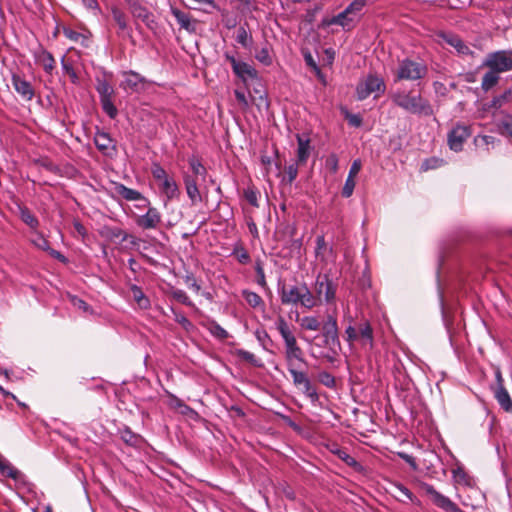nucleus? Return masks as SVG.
<instances>
[{"label":"nucleus","mask_w":512,"mask_h":512,"mask_svg":"<svg viewBox=\"0 0 512 512\" xmlns=\"http://www.w3.org/2000/svg\"><path fill=\"white\" fill-rule=\"evenodd\" d=\"M321 348H326L327 351L321 354V357L329 363H334L340 352L341 343L339 339V328L337 317L333 314H328L322 324L321 342L317 344Z\"/></svg>","instance_id":"1"},{"label":"nucleus","mask_w":512,"mask_h":512,"mask_svg":"<svg viewBox=\"0 0 512 512\" xmlns=\"http://www.w3.org/2000/svg\"><path fill=\"white\" fill-rule=\"evenodd\" d=\"M279 296L283 305L301 306L306 309L316 307V300L306 283L279 288Z\"/></svg>","instance_id":"2"},{"label":"nucleus","mask_w":512,"mask_h":512,"mask_svg":"<svg viewBox=\"0 0 512 512\" xmlns=\"http://www.w3.org/2000/svg\"><path fill=\"white\" fill-rule=\"evenodd\" d=\"M275 327L281 335L285 344V360L298 358V362L306 364L302 348L298 345L297 339L293 333V327L283 316H279L275 321Z\"/></svg>","instance_id":"3"},{"label":"nucleus","mask_w":512,"mask_h":512,"mask_svg":"<svg viewBox=\"0 0 512 512\" xmlns=\"http://www.w3.org/2000/svg\"><path fill=\"white\" fill-rule=\"evenodd\" d=\"M337 284L329 277L328 274H319L314 284L313 297L316 300V306L323 301L327 304L333 303L336 298Z\"/></svg>","instance_id":"4"},{"label":"nucleus","mask_w":512,"mask_h":512,"mask_svg":"<svg viewBox=\"0 0 512 512\" xmlns=\"http://www.w3.org/2000/svg\"><path fill=\"white\" fill-rule=\"evenodd\" d=\"M427 66L422 61L406 58L399 62L395 72L396 80H418L427 74Z\"/></svg>","instance_id":"5"},{"label":"nucleus","mask_w":512,"mask_h":512,"mask_svg":"<svg viewBox=\"0 0 512 512\" xmlns=\"http://www.w3.org/2000/svg\"><path fill=\"white\" fill-rule=\"evenodd\" d=\"M482 66L499 74L512 70V50H499L488 53Z\"/></svg>","instance_id":"6"},{"label":"nucleus","mask_w":512,"mask_h":512,"mask_svg":"<svg viewBox=\"0 0 512 512\" xmlns=\"http://www.w3.org/2000/svg\"><path fill=\"white\" fill-rule=\"evenodd\" d=\"M419 488L422 492H424L427 496H429L432 503L438 508L442 509L445 512H465L458 507L450 498L444 496L440 492H438L433 485L420 482Z\"/></svg>","instance_id":"7"},{"label":"nucleus","mask_w":512,"mask_h":512,"mask_svg":"<svg viewBox=\"0 0 512 512\" xmlns=\"http://www.w3.org/2000/svg\"><path fill=\"white\" fill-rule=\"evenodd\" d=\"M397 106L403 108L411 114L419 116H430L433 109L427 98H394Z\"/></svg>","instance_id":"8"},{"label":"nucleus","mask_w":512,"mask_h":512,"mask_svg":"<svg viewBox=\"0 0 512 512\" xmlns=\"http://www.w3.org/2000/svg\"><path fill=\"white\" fill-rule=\"evenodd\" d=\"M224 57L230 63L233 73L243 82L249 80L256 81L258 79L257 70L250 64L237 60L235 56L230 55L228 52L224 53Z\"/></svg>","instance_id":"9"},{"label":"nucleus","mask_w":512,"mask_h":512,"mask_svg":"<svg viewBox=\"0 0 512 512\" xmlns=\"http://www.w3.org/2000/svg\"><path fill=\"white\" fill-rule=\"evenodd\" d=\"M471 126L456 124L448 133V145L455 152L462 151L464 142L471 136Z\"/></svg>","instance_id":"10"},{"label":"nucleus","mask_w":512,"mask_h":512,"mask_svg":"<svg viewBox=\"0 0 512 512\" xmlns=\"http://www.w3.org/2000/svg\"><path fill=\"white\" fill-rule=\"evenodd\" d=\"M159 85L130 70V94H157Z\"/></svg>","instance_id":"11"},{"label":"nucleus","mask_w":512,"mask_h":512,"mask_svg":"<svg viewBox=\"0 0 512 512\" xmlns=\"http://www.w3.org/2000/svg\"><path fill=\"white\" fill-rule=\"evenodd\" d=\"M130 14L135 18L136 24L139 25L141 21L147 28L153 30L156 27L154 15L149 9L141 3L135 1L130 2Z\"/></svg>","instance_id":"12"},{"label":"nucleus","mask_w":512,"mask_h":512,"mask_svg":"<svg viewBox=\"0 0 512 512\" xmlns=\"http://www.w3.org/2000/svg\"><path fill=\"white\" fill-rule=\"evenodd\" d=\"M133 216L136 225L143 230L156 229L161 223V214L155 207L149 208L142 215L134 214Z\"/></svg>","instance_id":"13"},{"label":"nucleus","mask_w":512,"mask_h":512,"mask_svg":"<svg viewBox=\"0 0 512 512\" xmlns=\"http://www.w3.org/2000/svg\"><path fill=\"white\" fill-rule=\"evenodd\" d=\"M360 93H365L367 95L371 93H384L385 91V83L383 78L375 75L369 74L357 87Z\"/></svg>","instance_id":"14"},{"label":"nucleus","mask_w":512,"mask_h":512,"mask_svg":"<svg viewBox=\"0 0 512 512\" xmlns=\"http://www.w3.org/2000/svg\"><path fill=\"white\" fill-rule=\"evenodd\" d=\"M438 36L448 45L453 47L459 55H469L474 57V52L466 45V43L456 34L440 32Z\"/></svg>","instance_id":"15"},{"label":"nucleus","mask_w":512,"mask_h":512,"mask_svg":"<svg viewBox=\"0 0 512 512\" xmlns=\"http://www.w3.org/2000/svg\"><path fill=\"white\" fill-rule=\"evenodd\" d=\"M507 98H480L476 102L478 110L482 111L481 117L494 113L503 105Z\"/></svg>","instance_id":"16"},{"label":"nucleus","mask_w":512,"mask_h":512,"mask_svg":"<svg viewBox=\"0 0 512 512\" xmlns=\"http://www.w3.org/2000/svg\"><path fill=\"white\" fill-rule=\"evenodd\" d=\"M35 62L42 66L44 71L51 75L55 69V59L46 49L39 47L34 51Z\"/></svg>","instance_id":"17"},{"label":"nucleus","mask_w":512,"mask_h":512,"mask_svg":"<svg viewBox=\"0 0 512 512\" xmlns=\"http://www.w3.org/2000/svg\"><path fill=\"white\" fill-rule=\"evenodd\" d=\"M171 13L175 17L180 28L185 29L189 33L196 32L197 21L193 19L189 13L175 7H171Z\"/></svg>","instance_id":"18"},{"label":"nucleus","mask_w":512,"mask_h":512,"mask_svg":"<svg viewBox=\"0 0 512 512\" xmlns=\"http://www.w3.org/2000/svg\"><path fill=\"white\" fill-rule=\"evenodd\" d=\"M287 365V370L290 373L293 384L295 387H300L305 381L309 378L308 374L304 371L298 370V358H290L289 360H285Z\"/></svg>","instance_id":"19"},{"label":"nucleus","mask_w":512,"mask_h":512,"mask_svg":"<svg viewBox=\"0 0 512 512\" xmlns=\"http://www.w3.org/2000/svg\"><path fill=\"white\" fill-rule=\"evenodd\" d=\"M298 144L297 148V162L304 165L310 156V138L305 134H296Z\"/></svg>","instance_id":"20"},{"label":"nucleus","mask_w":512,"mask_h":512,"mask_svg":"<svg viewBox=\"0 0 512 512\" xmlns=\"http://www.w3.org/2000/svg\"><path fill=\"white\" fill-rule=\"evenodd\" d=\"M130 297L136 304V307L140 310H147L151 307V301L148 295L136 285H130Z\"/></svg>","instance_id":"21"},{"label":"nucleus","mask_w":512,"mask_h":512,"mask_svg":"<svg viewBox=\"0 0 512 512\" xmlns=\"http://www.w3.org/2000/svg\"><path fill=\"white\" fill-rule=\"evenodd\" d=\"M494 397L500 407L507 413H512V399L505 387H491Z\"/></svg>","instance_id":"22"},{"label":"nucleus","mask_w":512,"mask_h":512,"mask_svg":"<svg viewBox=\"0 0 512 512\" xmlns=\"http://www.w3.org/2000/svg\"><path fill=\"white\" fill-rule=\"evenodd\" d=\"M358 336L359 341H361V344L363 346L369 345L370 348L373 347L374 344V335H373V328L368 320H365L361 322L358 327Z\"/></svg>","instance_id":"23"},{"label":"nucleus","mask_w":512,"mask_h":512,"mask_svg":"<svg viewBox=\"0 0 512 512\" xmlns=\"http://www.w3.org/2000/svg\"><path fill=\"white\" fill-rule=\"evenodd\" d=\"M354 17L346 9L340 12L338 15L333 16L328 24H336L342 26L346 30L353 28Z\"/></svg>","instance_id":"24"},{"label":"nucleus","mask_w":512,"mask_h":512,"mask_svg":"<svg viewBox=\"0 0 512 512\" xmlns=\"http://www.w3.org/2000/svg\"><path fill=\"white\" fill-rule=\"evenodd\" d=\"M161 191L165 194L168 200L177 198L180 194L179 187L174 179L168 178L160 184Z\"/></svg>","instance_id":"25"},{"label":"nucleus","mask_w":512,"mask_h":512,"mask_svg":"<svg viewBox=\"0 0 512 512\" xmlns=\"http://www.w3.org/2000/svg\"><path fill=\"white\" fill-rule=\"evenodd\" d=\"M500 74L489 69L482 78L481 82V88L482 90L487 93L489 92L493 87H495L499 80H500Z\"/></svg>","instance_id":"26"},{"label":"nucleus","mask_w":512,"mask_h":512,"mask_svg":"<svg viewBox=\"0 0 512 512\" xmlns=\"http://www.w3.org/2000/svg\"><path fill=\"white\" fill-rule=\"evenodd\" d=\"M296 388L300 390L311 401L312 404L319 402L317 387L311 382L310 379L305 381L302 385H300V387Z\"/></svg>","instance_id":"27"},{"label":"nucleus","mask_w":512,"mask_h":512,"mask_svg":"<svg viewBox=\"0 0 512 512\" xmlns=\"http://www.w3.org/2000/svg\"><path fill=\"white\" fill-rule=\"evenodd\" d=\"M12 83L15 87V90L19 94H22L23 96H26V95L33 96L34 93L32 90L31 83L29 81L21 78L18 75H13Z\"/></svg>","instance_id":"28"},{"label":"nucleus","mask_w":512,"mask_h":512,"mask_svg":"<svg viewBox=\"0 0 512 512\" xmlns=\"http://www.w3.org/2000/svg\"><path fill=\"white\" fill-rule=\"evenodd\" d=\"M130 202H134V207L140 211H147L151 208L150 201L133 189H130Z\"/></svg>","instance_id":"29"},{"label":"nucleus","mask_w":512,"mask_h":512,"mask_svg":"<svg viewBox=\"0 0 512 512\" xmlns=\"http://www.w3.org/2000/svg\"><path fill=\"white\" fill-rule=\"evenodd\" d=\"M111 13L113 20L118 25L119 31L118 33L123 35V37L126 36L127 33V22H126V15L123 11H121L118 7L113 6L111 8Z\"/></svg>","instance_id":"30"},{"label":"nucleus","mask_w":512,"mask_h":512,"mask_svg":"<svg viewBox=\"0 0 512 512\" xmlns=\"http://www.w3.org/2000/svg\"><path fill=\"white\" fill-rule=\"evenodd\" d=\"M0 473L2 476L9 477L14 480H17L21 474L20 471L17 470L14 466H12L11 463L8 460H6L1 454Z\"/></svg>","instance_id":"31"},{"label":"nucleus","mask_w":512,"mask_h":512,"mask_svg":"<svg viewBox=\"0 0 512 512\" xmlns=\"http://www.w3.org/2000/svg\"><path fill=\"white\" fill-rule=\"evenodd\" d=\"M247 23L241 25L237 30L236 41L244 48H251L253 44V38L251 33L247 32L246 27Z\"/></svg>","instance_id":"32"},{"label":"nucleus","mask_w":512,"mask_h":512,"mask_svg":"<svg viewBox=\"0 0 512 512\" xmlns=\"http://www.w3.org/2000/svg\"><path fill=\"white\" fill-rule=\"evenodd\" d=\"M21 220L28 225L31 229L36 230L39 226L38 219L27 207H19Z\"/></svg>","instance_id":"33"},{"label":"nucleus","mask_w":512,"mask_h":512,"mask_svg":"<svg viewBox=\"0 0 512 512\" xmlns=\"http://www.w3.org/2000/svg\"><path fill=\"white\" fill-rule=\"evenodd\" d=\"M300 326L304 330L309 331H318L319 329L322 330V324L319 321V319L315 316H304L300 320Z\"/></svg>","instance_id":"34"},{"label":"nucleus","mask_w":512,"mask_h":512,"mask_svg":"<svg viewBox=\"0 0 512 512\" xmlns=\"http://www.w3.org/2000/svg\"><path fill=\"white\" fill-rule=\"evenodd\" d=\"M340 112L352 127H360L362 125V117L359 114H352L346 106H340Z\"/></svg>","instance_id":"35"},{"label":"nucleus","mask_w":512,"mask_h":512,"mask_svg":"<svg viewBox=\"0 0 512 512\" xmlns=\"http://www.w3.org/2000/svg\"><path fill=\"white\" fill-rule=\"evenodd\" d=\"M189 166L195 176H201L205 178L207 174L206 168L202 165L201 161L195 157L192 156L188 159Z\"/></svg>","instance_id":"36"},{"label":"nucleus","mask_w":512,"mask_h":512,"mask_svg":"<svg viewBox=\"0 0 512 512\" xmlns=\"http://www.w3.org/2000/svg\"><path fill=\"white\" fill-rule=\"evenodd\" d=\"M95 145L103 152H107L112 146V140L106 133H98L95 136Z\"/></svg>","instance_id":"37"},{"label":"nucleus","mask_w":512,"mask_h":512,"mask_svg":"<svg viewBox=\"0 0 512 512\" xmlns=\"http://www.w3.org/2000/svg\"><path fill=\"white\" fill-rule=\"evenodd\" d=\"M498 129L501 135L512 139V116L508 114L505 115V117L499 122Z\"/></svg>","instance_id":"38"},{"label":"nucleus","mask_w":512,"mask_h":512,"mask_svg":"<svg viewBox=\"0 0 512 512\" xmlns=\"http://www.w3.org/2000/svg\"><path fill=\"white\" fill-rule=\"evenodd\" d=\"M242 296L245 299V301L253 308H257V307L263 305L262 298L255 292H252L249 290H243Z\"/></svg>","instance_id":"39"},{"label":"nucleus","mask_w":512,"mask_h":512,"mask_svg":"<svg viewBox=\"0 0 512 512\" xmlns=\"http://www.w3.org/2000/svg\"><path fill=\"white\" fill-rule=\"evenodd\" d=\"M235 354L242 360L250 363L251 365L255 367H261L262 364L260 361L255 357V355L249 351H246L244 349H237Z\"/></svg>","instance_id":"40"},{"label":"nucleus","mask_w":512,"mask_h":512,"mask_svg":"<svg viewBox=\"0 0 512 512\" xmlns=\"http://www.w3.org/2000/svg\"><path fill=\"white\" fill-rule=\"evenodd\" d=\"M171 311L174 315L175 322L180 324L183 329H185L186 331H189L193 328L192 322L182 312H179V311L175 310L174 308H171Z\"/></svg>","instance_id":"41"},{"label":"nucleus","mask_w":512,"mask_h":512,"mask_svg":"<svg viewBox=\"0 0 512 512\" xmlns=\"http://www.w3.org/2000/svg\"><path fill=\"white\" fill-rule=\"evenodd\" d=\"M171 296L178 302L186 306H194L193 302L190 300L189 296L185 291L181 289H172L170 292Z\"/></svg>","instance_id":"42"},{"label":"nucleus","mask_w":512,"mask_h":512,"mask_svg":"<svg viewBox=\"0 0 512 512\" xmlns=\"http://www.w3.org/2000/svg\"><path fill=\"white\" fill-rule=\"evenodd\" d=\"M209 331L219 340H225L229 337L228 332L215 321L210 323Z\"/></svg>","instance_id":"43"},{"label":"nucleus","mask_w":512,"mask_h":512,"mask_svg":"<svg viewBox=\"0 0 512 512\" xmlns=\"http://www.w3.org/2000/svg\"><path fill=\"white\" fill-rule=\"evenodd\" d=\"M318 381L327 388H335L336 386L335 377L327 371H321L318 373Z\"/></svg>","instance_id":"44"},{"label":"nucleus","mask_w":512,"mask_h":512,"mask_svg":"<svg viewBox=\"0 0 512 512\" xmlns=\"http://www.w3.org/2000/svg\"><path fill=\"white\" fill-rule=\"evenodd\" d=\"M151 173L154 179L160 183L169 178L166 170L158 163H153L151 167Z\"/></svg>","instance_id":"45"},{"label":"nucleus","mask_w":512,"mask_h":512,"mask_svg":"<svg viewBox=\"0 0 512 512\" xmlns=\"http://www.w3.org/2000/svg\"><path fill=\"white\" fill-rule=\"evenodd\" d=\"M325 168L335 174L339 168V159L335 153H331L325 159Z\"/></svg>","instance_id":"46"},{"label":"nucleus","mask_w":512,"mask_h":512,"mask_svg":"<svg viewBox=\"0 0 512 512\" xmlns=\"http://www.w3.org/2000/svg\"><path fill=\"white\" fill-rule=\"evenodd\" d=\"M255 58L265 66H270L272 64V57L270 56V52L267 46L260 49L256 53Z\"/></svg>","instance_id":"47"},{"label":"nucleus","mask_w":512,"mask_h":512,"mask_svg":"<svg viewBox=\"0 0 512 512\" xmlns=\"http://www.w3.org/2000/svg\"><path fill=\"white\" fill-rule=\"evenodd\" d=\"M367 3V0H354L346 7V12H349L351 15L355 16L361 12Z\"/></svg>","instance_id":"48"},{"label":"nucleus","mask_w":512,"mask_h":512,"mask_svg":"<svg viewBox=\"0 0 512 512\" xmlns=\"http://www.w3.org/2000/svg\"><path fill=\"white\" fill-rule=\"evenodd\" d=\"M185 189L192 205H196L202 201V197L197 184L194 186L190 185V187H187Z\"/></svg>","instance_id":"49"},{"label":"nucleus","mask_w":512,"mask_h":512,"mask_svg":"<svg viewBox=\"0 0 512 512\" xmlns=\"http://www.w3.org/2000/svg\"><path fill=\"white\" fill-rule=\"evenodd\" d=\"M32 244L40 250L47 252L50 250L49 242L40 233H36L35 237L31 240Z\"/></svg>","instance_id":"50"},{"label":"nucleus","mask_w":512,"mask_h":512,"mask_svg":"<svg viewBox=\"0 0 512 512\" xmlns=\"http://www.w3.org/2000/svg\"><path fill=\"white\" fill-rule=\"evenodd\" d=\"M61 63H62V69H63L64 73L70 78L71 82L74 84L77 83L78 76L76 74V71L69 63L65 62L64 56L62 57Z\"/></svg>","instance_id":"51"},{"label":"nucleus","mask_w":512,"mask_h":512,"mask_svg":"<svg viewBox=\"0 0 512 512\" xmlns=\"http://www.w3.org/2000/svg\"><path fill=\"white\" fill-rule=\"evenodd\" d=\"M102 100V108L109 115L110 118H114L117 114V109L111 98H101Z\"/></svg>","instance_id":"52"},{"label":"nucleus","mask_w":512,"mask_h":512,"mask_svg":"<svg viewBox=\"0 0 512 512\" xmlns=\"http://www.w3.org/2000/svg\"><path fill=\"white\" fill-rule=\"evenodd\" d=\"M244 197L247 202L253 207H258V192L253 188H247L244 190Z\"/></svg>","instance_id":"53"},{"label":"nucleus","mask_w":512,"mask_h":512,"mask_svg":"<svg viewBox=\"0 0 512 512\" xmlns=\"http://www.w3.org/2000/svg\"><path fill=\"white\" fill-rule=\"evenodd\" d=\"M345 340L350 344V345H353L354 342H356L357 340H359V336H358V330L356 327L352 326V325H349L346 329H345Z\"/></svg>","instance_id":"54"},{"label":"nucleus","mask_w":512,"mask_h":512,"mask_svg":"<svg viewBox=\"0 0 512 512\" xmlns=\"http://www.w3.org/2000/svg\"><path fill=\"white\" fill-rule=\"evenodd\" d=\"M354 188H355L354 178L347 177L345 184L342 188V192H341L342 196L344 198H349L353 194Z\"/></svg>","instance_id":"55"},{"label":"nucleus","mask_w":512,"mask_h":512,"mask_svg":"<svg viewBox=\"0 0 512 512\" xmlns=\"http://www.w3.org/2000/svg\"><path fill=\"white\" fill-rule=\"evenodd\" d=\"M255 336H256L257 340L260 342V344L263 346V348H265V349H267V345L269 343H272V340L266 330L257 329L255 331Z\"/></svg>","instance_id":"56"},{"label":"nucleus","mask_w":512,"mask_h":512,"mask_svg":"<svg viewBox=\"0 0 512 512\" xmlns=\"http://www.w3.org/2000/svg\"><path fill=\"white\" fill-rule=\"evenodd\" d=\"M71 303L75 308L82 310L84 313H91L90 306L81 298H78L77 296H72Z\"/></svg>","instance_id":"57"},{"label":"nucleus","mask_w":512,"mask_h":512,"mask_svg":"<svg viewBox=\"0 0 512 512\" xmlns=\"http://www.w3.org/2000/svg\"><path fill=\"white\" fill-rule=\"evenodd\" d=\"M496 138L490 135L477 136L474 139V143L476 146H486L488 147L490 144H494Z\"/></svg>","instance_id":"58"},{"label":"nucleus","mask_w":512,"mask_h":512,"mask_svg":"<svg viewBox=\"0 0 512 512\" xmlns=\"http://www.w3.org/2000/svg\"><path fill=\"white\" fill-rule=\"evenodd\" d=\"M298 165L300 164L296 161V163H292L286 167V174L289 183H292L297 178Z\"/></svg>","instance_id":"59"},{"label":"nucleus","mask_w":512,"mask_h":512,"mask_svg":"<svg viewBox=\"0 0 512 512\" xmlns=\"http://www.w3.org/2000/svg\"><path fill=\"white\" fill-rule=\"evenodd\" d=\"M255 271L257 274V284L260 285L261 287H265L266 286L265 273H264V269L262 267V263L260 261L256 262Z\"/></svg>","instance_id":"60"},{"label":"nucleus","mask_w":512,"mask_h":512,"mask_svg":"<svg viewBox=\"0 0 512 512\" xmlns=\"http://www.w3.org/2000/svg\"><path fill=\"white\" fill-rule=\"evenodd\" d=\"M396 488L412 503H419L417 497L403 484H397Z\"/></svg>","instance_id":"61"},{"label":"nucleus","mask_w":512,"mask_h":512,"mask_svg":"<svg viewBox=\"0 0 512 512\" xmlns=\"http://www.w3.org/2000/svg\"><path fill=\"white\" fill-rule=\"evenodd\" d=\"M97 91L100 96H111L113 89L106 81H99Z\"/></svg>","instance_id":"62"},{"label":"nucleus","mask_w":512,"mask_h":512,"mask_svg":"<svg viewBox=\"0 0 512 512\" xmlns=\"http://www.w3.org/2000/svg\"><path fill=\"white\" fill-rule=\"evenodd\" d=\"M326 249H327V244H326L324 236L323 235L317 236L316 237V248H315L316 255L319 256Z\"/></svg>","instance_id":"63"},{"label":"nucleus","mask_w":512,"mask_h":512,"mask_svg":"<svg viewBox=\"0 0 512 512\" xmlns=\"http://www.w3.org/2000/svg\"><path fill=\"white\" fill-rule=\"evenodd\" d=\"M235 255H236L237 260L241 264H247L250 261V256L244 248H241L240 250L235 251Z\"/></svg>","instance_id":"64"}]
</instances>
